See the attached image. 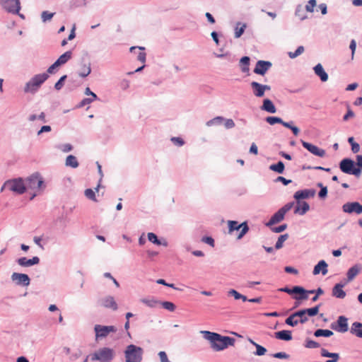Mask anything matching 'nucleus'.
<instances>
[{"label": "nucleus", "instance_id": "1", "mask_svg": "<svg viewBox=\"0 0 362 362\" xmlns=\"http://www.w3.org/2000/svg\"><path fill=\"white\" fill-rule=\"evenodd\" d=\"M202 333L204 338L209 341L211 349L216 351H220L229 346H233L235 341V339L232 337L221 336L218 333L209 331H202Z\"/></svg>", "mask_w": 362, "mask_h": 362}, {"label": "nucleus", "instance_id": "2", "mask_svg": "<svg viewBox=\"0 0 362 362\" xmlns=\"http://www.w3.org/2000/svg\"><path fill=\"white\" fill-rule=\"evenodd\" d=\"M339 167L342 172L358 177L362 170V160H357L356 163L353 160H341Z\"/></svg>", "mask_w": 362, "mask_h": 362}, {"label": "nucleus", "instance_id": "3", "mask_svg": "<svg viewBox=\"0 0 362 362\" xmlns=\"http://www.w3.org/2000/svg\"><path fill=\"white\" fill-rule=\"evenodd\" d=\"M143 349L134 344L127 346L124 351L126 362H141L143 356Z\"/></svg>", "mask_w": 362, "mask_h": 362}, {"label": "nucleus", "instance_id": "4", "mask_svg": "<svg viewBox=\"0 0 362 362\" xmlns=\"http://www.w3.org/2000/svg\"><path fill=\"white\" fill-rule=\"evenodd\" d=\"M26 187L28 189L40 192L45 188L43 178L38 173H34L28 177L26 180Z\"/></svg>", "mask_w": 362, "mask_h": 362}, {"label": "nucleus", "instance_id": "5", "mask_svg": "<svg viewBox=\"0 0 362 362\" xmlns=\"http://www.w3.org/2000/svg\"><path fill=\"white\" fill-rule=\"evenodd\" d=\"M48 77L46 73L35 75L26 83L25 92H35Z\"/></svg>", "mask_w": 362, "mask_h": 362}, {"label": "nucleus", "instance_id": "6", "mask_svg": "<svg viewBox=\"0 0 362 362\" xmlns=\"http://www.w3.org/2000/svg\"><path fill=\"white\" fill-rule=\"evenodd\" d=\"M114 356L115 352L113 349L107 347H103L93 354L91 360L98 361L100 362H110L113 359Z\"/></svg>", "mask_w": 362, "mask_h": 362}, {"label": "nucleus", "instance_id": "7", "mask_svg": "<svg viewBox=\"0 0 362 362\" xmlns=\"http://www.w3.org/2000/svg\"><path fill=\"white\" fill-rule=\"evenodd\" d=\"M26 187H25L23 180L19 178L6 182L1 187V192H3L6 188H8L9 190L15 193L22 194L25 192Z\"/></svg>", "mask_w": 362, "mask_h": 362}, {"label": "nucleus", "instance_id": "8", "mask_svg": "<svg viewBox=\"0 0 362 362\" xmlns=\"http://www.w3.org/2000/svg\"><path fill=\"white\" fill-rule=\"evenodd\" d=\"M228 225L229 233H231L234 230H238L240 229L241 230L240 233L237 236L238 239H241L249 230V228L246 222L239 224L238 221H228Z\"/></svg>", "mask_w": 362, "mask_h": 362}, {"label": "nucleus", "instance_id": "9", "mask_svg": "<svg viewBox=\"0 0 362 362\" xmlns=\"http://www.w3.org/2000/svg\"><path fill=\"white\" fill-rule=\"evenodd\" d=\"M250 87L253 95L257 98L264 97L265 92L271 90L270 86L261 84L257 81H252Z\"/></svg>", "mask_w": 362, "mask_h": 362}, {"label": "nucleus", "instance_id": "10", "mask_svg": "<svg viewBox=\"0 0 362 362\" xmlns=\"http://www.w3.org/2000/svg\"><path fill=\"white\" fill-rule=\"evenodd\" d=\"M96 339L106 337L111 332H116L117 328L115 326H104L96 325L94 327Z\"/></svg>", "mask_w": 362, "mask_h": 362}, {"label": "nucleus", "instance_id": "11", "mask_svg": "<svg viewBox=\"0 0 362 362\" xmlns=\"http://www.w3.org/2000/svg\"><path fill=\"white\" fill-rule=\"evenodd\" d=\"M279 291L287 293L288 294H300V296L293 297L296 300H307L308 298V296L305 295V290L303 287L298 286H296L291 289L287 287L281 288L279 289Z\"/></svg>", "mask_w": 362, "mask_h": 362}, {"label": "nucleus", "instance_id": "12", "mask_svg": "<svg viewBox=\"0 0 362 362\" xmlns=\"http://www.w3.org/2000/svg\"><path fill=\"white\" fill-rule=\"evenodd\" d=\"M1 4L8 12L18 13L21 8L19 0H1Z\"/></svg>", "mask_w": 362, "mask_h": 362}, {"label": "nucleus", "instance_id": "13", "mask_svg": "<svg viewBox=\"0 0 362 362\" xmlns=\"http://www.w3.org/2000/svg\"><path fill=\"white\" fill-rule=\"evenodd\" d=\"M331 327L341 333H344L348 331V319L344 316H339L337 319V324H332Z\"/></svg>", "mask_w": 362, "mask_h": 362}, {"label": "nucleus", "instance_id": "14", "mask_svg": "<svg viewBox=\"0 0 362 362\" xmlns=\"http://www.w3.org/2000/svg\"><path fill=\"white\" fill-rule=\"evenodd\" d=\"M343 211L345 213H356L357 214H362V205L358 202H348L343 205Z\"/></svg>", "mask_w": 362, "mask_h": 362}, {"label": "nucleus", "instance_id": "15", "mask_svg": "<svg viewBox=\"0 0 362 362\" xmlns=\"http://www.w3.org/2000/svg\"><path fill=\"white\" fill-rule=\"evenodd\" d=\"M272 65L270 62L259 60L257 62L253 71L257 74L264 76L272 67Z\"/></svg>", "mask_w": 362, "mask_h": 362}, {"label": "nucleus", "instance_id": "16", "mask_svg": "<svg viewBox=\"0 0 362 362\" xmlns=\"http://www.w3.org/2000/svg\"><path fill=\"white\" fill-rule=\"evenodd\" d=\"M11 279L16 281L18 285L28 286L30 284V278L25 274L14 272L11 275Z\"/></svg>", "mask_w": 362, "mask_h": 362}, {"label": "nucleus", "instance_id": "17", "mask_svg": "<svg viewBox=\"0 0 362 362\" xmlns=\"http://www.w3.org/2000/svg\"><path fill=\"white\" fill-rule=\"evenodd\" d=\"M101 305L106 308H110L113 310H117V304L112 296H106L101 300Z\"/></svg>", "mask_w": 362, "mask_h": 362}, {"label": "nucleus", "instance_id": "18", "mask_svg": "<svg viewBox=\"0 0 362 362\" xmlns=\"http://www.w3.org/2000/svg\"><path fill=\"white\" fill-rule=\"evenodd\" d=\"M39 262L40 259L37 257H34L32 259L21 257L17 260L18 264L21 267H30L32 265L38 264Z\"/></svg>", "mask_w": 362, "mask_h": 362}, {"label": "nucleus", "instance_id": "19", "mask_svg": "<svg viewBox=\"0 0 362 362\" xmlns=\"http://www.w3.org/2000/svg\"><path fill=\"white\" fill-rule=\"evenodd\" d=\"M344 284H337L332 288V296L340 299H343L346 296V293L343 290Z\"/></svg>", "mask_w": 362, "mask_h": 362}, {"label": "nucleus", "instance_id": "20", "mask_svg": "<svg viewBox=\"0 0 362 362\" xmlns=\"http://www.w3.org/2000/svg\"><path fill=\"white\" fill-rule=\"evenodd\" d=\"M322 272L323 275L327 274V264L324 260L320 261L317 265L315 266L313 269V274L317 275Z\"/></svg>", "mask_w": 362, "mask_h": 362}, {"label": "nucleus", "instance_id": "21", "mask_svg": "<svg viewBox=\"0 0 362 362\" xmlns=\"http://www.w3.org/2000/svg\"><path fill=\"white\" fill-rule=\"evenodd\" d=\"M361 266L360 264H356L351 267L347 272V280L348 281H352L361 272Z\"/></svg>", "mask_w": 362, "mask_h": 362}, {"label": "nucleus", "instance_id": "22", "mask_svg": "<svg viewBox=\"0 0 362 362\" xmlns=\"http://www.w3.org/2000/svg\"><path fill=\"white\" fill-rule=\"evenodd\" d=\"M315 191L312 190V189L300 190V191H297L295 193L294 197L296 199H306L310 197H313L315 195Z\"/></svg>", "mask_w": 362, "mask_h": 362}, {"label": "nucleus", "instance_id": "23", "mask_svg": "<svg viewBox=\"0 0 362 362\" xmlns=\"http://www.w3.org/2000/svg\"><path fill=\"white\" fill-rule=\"evenodd\" d=\"M314 71L316 75H317L322 81L325 82L328 79V75L324 70L322 66L320 64H317L314 67Z\"/></svg>", "mask_w": 362, "mask_h": 362}, {"label": "nucleus", "instance_id": "24", "mask_svg": "<svg viewBox=\"0 0 362 362\" xmlns=\"http://www.w3.org/2000/svg\"><path fill=\"white\" fill-rule=\"evenodd\" d=\"M320 354H321V356L323 357L332 358L331 360H327V361H326V362H337L339 358V356L338 354L330 353L325 349H321Z\"/></svg>", "mask_w": 362, "mask_h": 362}, {"label": "nucleus", "instance_id": "25", "mask_svg": "<svg viewBox=\"0 0 362 362\" xmlns=\"http://www.w3.org/2000/svg\"><path fill=\"white\" fill-rule=\"evenodd\" d=\"M262 110L267 111L269 113H275L276 112V108L274 105L269 99H265L263 101V104L262 106Z\"/></svg>", "mask_w": 362, "mask_h": 362}, {"label": "nucleus", "instance_id": "26", "mask_svg": "<svg viewBox=\"0 0 362 362\" xmlns=\"http://www.w3.org/2000/svg\"><path fill=\"white\" fill-rule=\"evenodd\" d=\"M350 332L354 335L362 338V323L355 322L352 324Z\"/></svg>", "mask_w": 362, "mask_h": 362}, {"label": "nucleus", "instance_id": "27", "mask_svg": "<svg viewBox=\"0 0 362 362\" xmlns=\"http://www.w3.org/2000/svg\"><path fill=\"white\" fill-rule=\"evenodd\" d=\"M275 337L281 340L290 341L292 339L291 332L289 330H282L275 332Z\"/></svg>", "mask_w": 362, "mask_h": 362}, {"label": "nucleus", "instance_id": "28", "mask_svg": "<svg viewBox=\"0 0 362 362\" xmlns=\"http://www.w3.org/2000/svg\"><path fill=\"white\" fill-rule=\"evenodd\" d=\"M284 216L285 214L279 209L272 216L267 225L270 226L281 221L284 219Z\"/></svg>", "mask_w": 362, "mask_h": 362}, {"label": "nucleus", "instance_id": "29", "mask_svg": "<svg viewBox=\"0 0 362 362\" xmlns=\"http://www.w3.org/2000/svg\"><path fill=\"white\" fill-rule=\"evenodd\" d=\"M309 204L307 202H298L294 213L303 215L309 210Z\"/></svg>", "mask_w": 362, "mask_h": 362}, {"label": "nucleus", "instance_id": "30", "mask_svg": "<svg viewBox=\"0 0 362 362\" xmlns=\"http://www.w3.org/2000/svg\"><path fill=\"white\" fill-rule=\"evenodd\" d=\"M250 57H243L240 59V69H241V71L243 72V73H248L249 71H250V68H249V66H250Z\"/></svg>", "mask_w": 362, "mask_h": 362}, {"label": "nucleus", "instance_id": "31", "mask_svg": "<svg viewBox=\"0 0 362 362\" xmlns=\"http://www.w3.org/2000/svg\"><path fill=\"white\" fill-rule=\"evenodd\" d=\"M303 146L306 148L308 151L313 153L314 156H317L320 154V148L312 144H310L306 141L302 142Z\"/></svg>", "mask_w": 362, "mask_h": 362}, {"label": "nucleus", "instance_id": "32", "mask_svg": "<svg viewBox=\"0 0 362 362\" xmlns=\"http://www.w3.org/2000/svg\"><path fill=\"white\" fill-rule=\"evenodd\" d=\"M71 56L72 52L71 51L64 52L57 59V64H59L60 66L65 64L71 58Z\"/></svg>", "mask_w": 362, "mask_h": 362}, {"label": "nucleus", "instance_id": "33", "mask_svg": "<svg viewBox=\"0 0 362 362\" xmlns=\"http://www.w3.org/2000/svg\"><path fill=\"white\" fill-rule=\"evenodd\" d=\"M314 335L316 337H329L333 335V332H332L331 330H329V329H317L314 332Z\"/></svg>", "mask_w": 362, "mask_h": 362}, {"label": "nucleus", "instance_id": "34", "mask_svg": "<svg viewBox=\"0 0 362 362\" xmlns=\"http://www.w3.org/2000/svg\"><path fill=\"white\" fill-rule=\"evenodd\" d=\"M293 316H295L296 317H300V320H298V322H300L301 324L306 322L308 320L303 310H300L294 313Z\"/></svg>", "mask_w": 362, "mask_h": 362}, {"label": "nucleus", "instance_id": "35", "mask_svg": "<svg viewBox=\"0 0 362 362\" xmlns=\"http://www.w3.org/2000/svg\"><path fill=\"white\" fill-rule=\"evenodd\" d=\"M269 169L279 173H282L284 170V164L279 161L277 164L271 165Z\"/></svg>", "mask_w": 362, "mask_h": 362}, {"label": "nucleus", "instance_id": "36", "mask_svg": "<svg viewBox=\"0 0 362 362\" xmlns=\"http://www.w3.org/2000/svg\"><path fill=\"white\" fill-rule=\"evenodd\" d=\"M245 28V24L241 25L240 23H238L235 28V37H240L244 33Z\"/></svg>", "mask_w": 362, "mask_h": 362}, {"label": "nucleus", "instance_id": "37", "mask_svg": "<svg viewBox=\"0 0 362 362\" xmlns=\"http://www.w3.org/2000/svg\"><path fill=\"white\" fill-rule=\"evenodd\" d=\"M288 235L284 234L279 237L277 242L276 243L275 247L279 250L283 247L284 243L288 239Z\"/></svg>", "mask_w": 362, "mask_h": 362}, {"label": "nucleus", "instance_id": "38", "mask_svg": "<svg viewBox=\"0 0 362 362\" xmlns=\"http://www.w3.org/2000/svg\"><path fill=\"white\" fill-rule=\"evenodd\" d=\"M250 341L256 347V349H257L256 353H255L256 355L262 356V355L265 354V353L267 352V349L264 347L260 346L259 344H257V343H255L254 341H252L251 339L250 340Z\"/></svg>", "mask_w": 362, "mask_h": 362}, {"label": "nucleus", "instance_id": "39", "mask_svg": "<svg viewBox=\"0 0 362 362\" xmlns=\"http://www.w3.org/2000/svg\"><path fill=\"white\" fill-rule=\"evenodd\" d=\"M320 305H316L311 308L303 309L305 315L309 316H315L319 313Z\"/></svg>", "mask_w": 362, "mask_h": 362}, {"label": "nucleus", "instance_id": "40", "mask_svg": "<svg viewBox=\"0 0 362 362\" xmlns=\"http://www.w3.org/2000/svg\"><path fill=\"white\" fill-rule=\"evenodd\" d=\"M266 121L270 125H274L275 124H281L283 123V120L280 117H267L266 118Z\"/></svg>", "mask_w": 362, "mask_h": 362}, {"label": "nucleus", "instance_id": "41", "mask_svg": "<svg viewBox=\"0 0 362 362\" xmlns=\"http://www.w3.org/2000/svg\"><path fill=\"white\" fill-rule=\"evenodd\" d=\"M90 64H84L82 67V71L79 73V76L83 78L86 77L90 74Z\"/></svg>", "mask_w": 362, "mask_h": 362}, {"label": "nucleus", "instance_id": "42", "mask_svg": "<svg viewBox=\"0 0 362 362\" xmlns=\"http://www.w3.org/2000/svg\"><path fill=\"white\" fill-rule=\"evenodd\" d=\"M348 141H349V143L351 145V149H352L353 152L354 153L358 152L360 150V146L358 144H357L354 141V138L349 137Z\"/></svg>", "mask_w": 362, "mask_h": 362}, {"label": "nucleus", "instance_id": "43", "mask_svg": "<svg viewBox=\"0 0 362 362\" xmlns=\"http://www.w3.org/2000/svg\"><path fill=\"white\" fill-rule=\"evenodd\" d=\"M148 239L150 242H151L157 245H161V242L158 239L156 235L154 234L153 233H148Z\"/></svg>", "mask_w": 362, "mask_h": 362}, {"label": "nucleus", "instance_id": "44", "mask_svg": "<svg viewBox=\"0 0 362 362\" xmlns=\"http://www.w3.org/2000/svg\"><path fill=\"white\" fill-rule=\"evenodd\" d=\"M295 318L296 317L293 316V314H292L286 320V323L292 327L296 326L299 322Z\"/></svg>", "mask_w": 362, "mask_h": 362}, {"label": "nucleus", "instance_id": "45", "mask_svg": "<svg viewBox=\"0 0 362 362\" xmlns=\"http://www.w3.org/2000/svg\"><path fill=\"white\" fill-rule=\"evenodd\" d=\"M305 347L308 349H316L320 347V344L311 339H308L305 341Z\"/></svg>", "mask_w": 362, "mask_h": 362}, {"label": "nucleus", "instance_id": "46", "mask_svg": "<svg viewBox=\"0 0 362 362\" xmlns=\"http://www.w3.org/2000/svg\"><path fill=\"white\" fill-rule=\"evenodd\" d=\"M139 49V53L137 55V59L142 63H144L146 61V53L144 52V47H138Z\"/></svg>", "mask_w": 362, "mask_h": 362}, {"label": "nucleus", "instance_id": "47", "mask_svg": "<svg viewBox=\"0 0 362 362\" xmlns=\"http://www.w3.org/2000/svg\"><path fill=\"white\" fill-rule=\"evenodd\" d=\"M162 306L163 308L169 310V311H174L175 310V305L174 303L169 302V301H165L161 303Z\"/></svg>", "mask_w": 362, "mask_h": 362}, {"label": "nucleus", "instance_id": "48", "mask_svg": "<svg viewBox=\"0 0 362 362\" xmlns=\"http://www.w3.org/2000/svg\"><path fill=\"white\" fill-rule=\"evenodd\" d=\"M316 6L315 0H310L305 6V9L308 12H313L314 8Z\"/></svg>", "mask_w": 362, "mask_h": 362}, {"label": "nucleus", "instance_id": "49", "mask_svg": "<svg viewBox=\"0 0 362 362\" xmlns=\"http://www.w3.org/2000/svg\"><path fill=\"white\" fill-rule=\"evenodd\" d=\"M171 141L177 146H182L185 144L184 140L181 137H172Z\"/></svg>", "mask_w": 362, "mask_h": 362}, {"label": "nucleus", "instance_id": "50", "mask_svg": "<svg viewBox=\"0 0 362 362\" xmlns=\"http://www.w3.org/2000/svg\"><path fill=\"white\" fill-rule=\"evenodd\" d=\"M85 195L86 196L87 198H88L91 200H93V201H96L95 192L93 190H92L91 189H86Z\"/></svg>", "mask_w": 362, "mask_h": 362}, {"label": "nucleus", "instance_id": "51", "mask_svg": "<svg viewBox=\"0 0 362 362\" xmlns=\"http://www.w3.org/2000/svg\"><path fill=\"white\" fill-rule=\"evenodd\" d=\"M141 301L149 307H155L158 303L154 299H142Z\"/></svg>", "mask_w": 362, "mask_h": 362}, {"label": "nucleus", "instance_id": "52", "mask_svg": "<svg viewBox=\"0 0 362 362\" xmlns=\"http://www.w3.org/2000/svg\"><path fill=\"white\" fill-rule=\"evenodd\" d=\"M224 120L222 117H216L207 122V125L221 124Z\"/></svg>", "mask_w": 362, "mask_h": 362}, {"label": "nucleus", "instance_id": "53", "mask_svg": "<svg viewBox=\"0 0 362 362\" xmlns=\"http://www.w3.org/2000/svg\"><path fill=\"white\" fill-rule=\"evenodd\" d=\"M54 16V13H49L48 11H43L42 13V19L44 22L47 21H49L50 19H52V18Z\"/></svg>", "mask_w": 362, "mask_h": 362}, {"label": "nucleus", "instance_id": "54", "mask_svg": "<svg viewBox=\"0 0 362 362\" xmlns=\"http://www.w3.org/2000/svg\"><path fill=\"white\" fill-rule=\"evenodd\" d=\"M66 78V76L64 75V76H62L59 80L55 83L54 85V88L57 89V90H60L62 86H63V83L64 81H65V79Z\"/></svg>", "mask_w": 362, "mask_h": 362}, {"label": "nucleus", "instance_id": "55", "mask_svg": "<svg viewBox=\"0 0 362 362\" xmlns=\"http://www.w3.org/2000/svg\"><path fill=\"white\" fill-rule=\"evenodd\" d=\"M228 294L229 296H232L234 297V298L235 300H239L240 299L241 297V295L240 293H238L237 291L234 290V289H230L228 292Z\"/></svg>", "mask_w": 362, "mask_h": 362}, {"label": "nucleus", "instance_id": "56", "mask_svg": "<svg viewBox=\"0 0 362 362\" xmlns=\"http://www.w3.org/2000/svg\"><path fill=\"white\" fill-rule=\"evenodd\" d=\"M158 356L160 358V362H170L165 351H160L158 353Z\"/></svg>", "mask_w": 362, "mask_h": 362}, {"label": "nucleus", "instance_id": "57", "mask_svg": "<svg viewBox=\"0 0 362 362\" xmlns=\"http://www.w3.org/2000/svg\"><path fill=\"white\" fill-rule=\"evenodd\" d=\"M274 358H281V359H287L289 358V355L286 354L285 352H278L273 355Z\"/></svg>", "mask_w": 362, "mask_h": 362}, {"label": "nucleus", "instance_id": "58", "mask_svg": "<svg viewBox=\"0 0 362 362\" xmlns=\"http://www.w3.org/2000/svg\"><path fill=\"white\" fill-rule=\"evenodd\" d=\"M65 165L66 166H70L72 168H76L78 165V163L77 160H66Z\"/></svg>", "mask_w": 362, "mask_h": 362}, {"label": "nucleus", "instance_id": "59", "mask_svg": "<svg viewBox=\"0 0 362 362\" xmlns=\"http://www.w3.org/2000/svg\"><path fill=\"white\" fill-rule=\"evenodd\" d=\"M318 186L319 187H321V189L319 192V197L320 198H325L326 196H327V189L326 187H322L321 184H318Z\"/></svg>", "mask_w": 362, "mask_h": 362}, {"label": "nucleus", "instance_id": "60", "mask_svg": "<svg viewBox=\"0 0 362 362\" xmlns=\"http://www.w3.org/2000/svg\"><path fill=\"white\" fill-rule=\"evenodd\" d=\"M349 47L351 50V59H353L354 57L355 51L356 49V42L355 40H352L351 41Z\"/></svg>", "mask_w": 362, "mask_h": 362}, {"label": "nucleus", "instance_id": "61", "mask_svg": "<svg viewBox=\"0 0 362 362\" xmlns=\"http://www.w3.org/2000/svg\"><path fill=\"white\" fill-rule=\"evenodd\" d=\"M202 241L214 247V240L211 237H204L202 239Z\"/></svg>", "mask_w": 362, "mask_h": 362}, {"label": "nucleus", "instance_id": "62", "mask_svg": "<svg viewBox=\"0 0 362 362\" xmlns=\"http://www.w3.org/2000/svg\"><path fill=\"white\" fill-rule=\"evenodd\" d=\"M286 227H287L286 224H283L278 227L272 228V230L274 233H281V232L284 231L286 228Z\"/></svg>", "mask_w": 362, "mask_h": 362}, {"label": "nucleus", "instance_id": "63", "mask_svg": "<svg viewBox=\"0 0 362 362\" xmlns=\"http://www.w3.org/2000/svg\"><path fill=\"white\" fill-rule=\"evenodd\" d=\"M224 125L227 129H231L235 127V122L231 119H228L225 120Z\"/></svg>", "mask_w": 362, "mask_h": 362}, {"label": "nucleus", "instance_id": "64", "mask_svg": "<svg viewBox=\"0 0 362 362\" xmlns=\"http://www.w3.org/2000/svg\"><path fill=\"white\" fill-rule=\"evenodd\" d=\"M293 203H288L285 206H284L282 208L280 209V210L286 214V213L291 209L293 207Z\"/></svg>", "mask_w": 362, "mask_h": 362}]
</instances>
